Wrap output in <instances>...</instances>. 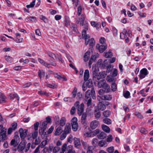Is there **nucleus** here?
I'll list each match as a JSON object with an SVG mask.
<instances>
[{
	"mask_svg": "<svg viewBox=\"0 0 153 153\" xmlns=\"http://www.w3.org/2000/svg\"><path fill=\"white\" fill-rule=\"evenodd\" d=\"M35 2L36 0H33L32 2L30 3V4L27 5L26 7L27 8L33 7L35 4Z\"/></svg>",
	"mask_w": 153,
	"mask_h": 153,
	"instance_id": "ea45409f",
	"label": "nucleus"
},
{
	"mask_svg": "<svg viewBox=\"0 0 153 153\" xmlns=\"http://www.w3.org/2000/svg\"><path fill=\"white\" fill-rule=\"evenodd\" d=\"M148 74L147 69L145 68H143L140 71V74L139 75L140 79H141L144 78Z\"/></svg>",
	"mask_w": 153,
	"mask_h": 153,
	"instance_id": "1a4fd4ad",
	"label": "nucleus"
},
{
	"mask_svg": "<svg viewBox=\"0 0 153 153\" xmlns=\"http://www.w3.org/2000/svg\"><path fill=\"white\" fill-rule=\"evenodd\" d=\"M102 130L106 133H109L110 131V128L107 126L103 125L102 126Z\"/></svg>",
	"mask_w": 153,
	"mask_h": 153,
	"instance_id": "bb28decb",
	"label": "nucleus"
},
{
	"mask_svg": "<svg viewBox=\"0 0 153 153\" xmlns=\"http://www.w3.org/2000/svg\"><path fill=\"white\" fill-rule=\"evenodd\" d=\"M5 59L6 60L9 62H11L13 61V58L9 56H6Z\"/></svg>",
	"mask_w": 153,
	"mask_h": 153,
	"instance_id": "8fccbe9b",
	"label": "nucleus"
},
{
	"mask_svg": "<svg viewBox=\"0 0 153 153\" xmlns=\"http://www.w3.org/2000/svg\"><path fill=\"white\" fill-rule=\"evenodd\" d=\"M97 136L99 139H103L106 137L107 135L105 132H102L98 135Z\"/></svg>",
	"mask_w": 153,
	"mask_h": 153,
	"instance_id": "a878e982",
	"label": "nucleus"
},
{
	"mask_svg": "<svg viewBox=\"0 0 153 153\" xmlns=\"http://www.w3.org/2000/svg\"><path fill=\"white\" fill-rule=\"evenodd\" d=\"M106 144V142L105 141L102 140L100 141L99 143V145L100 146L103 147Z\"/></svg>",
	"mask_w": 153,
	"mask_h": 153,
	"instance_id": "49530a36",
	"label": "nucleus"
},
{
	"mask_svg": "<svg viewBox=\"0 0 153 153\" xmlns=\"http://www.w3.org/2000/svg\"><path fill=\"white\" fill-rule=\"evenodd\" d=\"M95 94V91L94 89L88 90L85 92V99H91V97L94 96Z\"/></svg>",
	"mask_w": 153,
	"mask_h": 153,
	"instance_id": "423d86ee",
	"label": "nucleus"
},
{
	"mask_svg": "<svg viewBox=\"0 0 153 153\" xmlns=\"http://www.w3.org/2000/svg\"><path fill=\"white\" fill-rule=\"evenodd\" d=\"M85 102L88 107L90 106L91 105V99H85Z\"/></svg>",
	"mask_w": 153,
	"mask_h": 153,
	"instance_id": "e433bc0d",
	"label": "nucleus"
},
{
	"mask_svg": "<svg viewBox=\"0 0 153 153\" xmlns=\"http://www.w3.org/2000/svg\"><path fill=\"white\" fill-rule=\"evenodd\" d=\"M85 16L84 15H82L81 17L79 19L76 21L77 24L80 23V25L81 26L83 25L84 22L85 21Z\"/></svg>",
	"mask_w": 153,
	"mask_h": 153,
	"instance_id": "4468645a",
	"label": "nucleus"
},
{
	"mask_svg": "<svg viewBox=\"0 0 153 153\" xmlns=\"http://www.w3.org/2000/svg\"><path fill=\"white\" fill-rule=\"evenodd\" d=\"M74 142L75 147L78 148H79L81 145L79 139L74 137Z\"/></svg>",
	"mask_w": 153,
	"mask_h": 153,
	"instance_id": "2eb2a0df",
	"label": "nucleus"
},
{
	"mask_svg": "<svg viewBox=\"0 0 153 153\" xmlns=\"http://www.w3.org/2000/svg\"><path fill=\"white\" fill-rule=\"evenodd\" d=\"M103 122L104 123L107 125H110L111 123V120L110 119L108 118L104 119L103 120Z\"/></svg>",
	"mask_w": 153,
	"mask_h": 153,
	"instance_id": "f704fd0d",
	"label": "nucleus"
},
{
	"mask_svg": "<svg viewBox=\"0 0 153 153\" xmlns=\"http://www.w3.org/2000/svg\"><path fill=\"white\" fill-rule=\"evenodd\" d=\"M3 131L0 134V140H2V142H3L4 140L5 139L6 137V130Z\"/></svg>",
	"mask_w": 153,
	"mask_h": 153,
	"instance_id": "6ab92c4d",
	"label": "nucleus"
},
{
	"mask_svg": "<svg viewBox=\"0 0 153 153\" xmlns=\"http://www.w3.org/2000/svg\"><path fill=\"white\" fill-rule=\"evenodd\" d=\"M112 136L110 134L108 136V137L107 139V142H111L112 141Z\"/></svg>",
	"mask_w": 153,
	"mask_h": 153,
	"instance_id": "6e6d98bb",
	"label": "nucleus"
},
{
	"mask_svg": "<svg viewBox=\"0 0 153 153\" xmlns=\"http://www.w3.org/2000/svg\"><path fill=\"white\" fill-rule=\"evenodd\" d=\"M94 115L96 119L98 120L101 115L100 111L98 109L96 108L94 111Z\"/></svg>",
	"mask_w": 153,
	"mask_h": 153,
	"instance_id": "f3484780",
	"label": "nucleus"
},
{
	"mask_svg": "<svg viewBox=\"0 0 153 153\" xmlns=\"http://www.w3.org/2000/svg\"><path fill=\"white\" fill-rule=\"evenodd\" d=\"M93 79L97 81L101 79L105 78L106 76V75H105L103 72L96 73L95 71H94L93 73Z\"/></svg>",
	"mask_w": 153,
	"mask_h": 153,
	"instance_id": "20e7f679",
	"label": "nucleus"
},
{
	"mask_svg": "<svg viewBox=\"0 0 153 153\" xmlns=\"http://www.w3.org/2000/svg\"><path fill=\"white\" fill-rule=\"evenodd\" d=\"M39 125V123L38 122H36L34 124V129L35 131H37L38 130Z\"/></svg>",
	"mask_w": 153,
	"mask_h": 153,
	"instance_id": "5fc2aeb1",
	"label": "nucleus"
},
{
	"mask_svg": "<svg viewBox=\"0 0 153 153\" xmlns=\"http://www.w3.org/2000/svg\"><path fill=\"white\" fill-rule=\"evenodd\" d=\"M99 56V54L98 53H96L94 55L91 56V59H93L95 60Z\"/></svg>",
	"mask_w": 153,
	"mask_h": 153,
	"instance_id": "13d9d810",
	"label": "nucleus"
},
{
	"mask_svg": "<svg viewBox=\"0 0 153 153\" xmlns=\"http://www.w3.org/2000/svg\"><path fill=\"white\" fill-rule=\"evenodd\" d=\"M82 38L85 40V45L88 44L89 42V45L91 47H93L94 45L95 41L94 39L91 38L90 40H88L90 36L89 35L86 34V31H84L82 32Z\"/></svg>",
	"mask_w": 153,
	"mask_h": 153,
	"instance_id": "f03ea898",
	"label": "nucleus"
},
{
	"mask_svg": "<svg viewBox=\"0 0 153 153\" xmlns=\"http://www.w3.org/2000/svg\"><path fill=\"white\" fill-rule=\"evenodd\" d=\"M78 112L77 113L79 115H81L84 111V105L83 103H81L79 106L77 107Z\"/></svg>",
	"mask_w": 153,
	"mask_h": 153,
	"instance_id": "f8f14e48",
	"label": "nucleus"
},
{
	"mask_svg": "<svg viewBox=\"0 0 153 153\" xmlns=\"http://www.w3.org/2000/svg\"><path fill=\"white\" fill-rule=\"evenodd\" d=\"M78 127V123H72V128L74 131H76L77 130Z\"/></svg>",
	"mask_w": 153,
	"mask_h": 153,
	"instance_id": "7c9ffc66",
	"label": "nucleus"
},
{
	"mask_svg": "<svg viewBox=\"0 0 153 153\" xmlns=\"http://www.w3.org/2000/svg\"><path fill=\"white\" fill-rule=\"evenodd\" d=\"M40 19L42 20L45 23L48 22V19L45 18V17L43 15H41L40 16Z\"/></svg>",
	"mask_w": 153,
	"mask_h": 153,
	"instance_id": "c03bdc74",
	"label": "nucleus"
},
{
	"mask_svg": "<svg viewBox=\"0 0 153 153\" xmlns=\"http://www.w3.org/2000/svg\"><path fill=\"white\" fill-rule=\"evenodd\" d=\"M100 98L103 100H110L112 99V96L110 95H104L100 97Z\"/></svg>",
	"mask_w": 153,
	"mask_h": 153,
	"instance_id": "a211bd4d",
	"label": "nucleus"
},
{
	"mask_svg": "<svg viewBox=\"0 0 153 153\" xmlns=\"http://www.w3.org/2000/svg\"><path fill=\"white\" fill-rule=\"evenodd\" d=\"M89 77V71L88 70H86L85 71L84 74V80L86 81L88 79Z\"/></svg>",
	"mask_w": 153,
	"mask_h": 153,
	"instance_id": "5701e85b",
	"label": "nucleus"
},
{
	"mask_svg": "<svg viewBox=\"0 0 153 153\" xmlns=\"http://www.w3.org/2000/svg\"><path fill=\"white\" fill-rule=\"evenodd\" d=\"M105 39L103 37H101L100 39V43L102 44L105 43Z\"/></svg>",
	"mask_w": 153,
	"mask_h": 153,
	"instance_id": "0e129e2a",
	"label": "nucleus"
},
{
	"mask_svg": "<svg viewBox=\"0 0 153 153\" xmlns=\"http://www.w3.org/2000/svg\"><path fill=\"white\" fill-rule=\"evenodd\" d=\"M66 120L64 117H62L60 121L59 124L60 126H63L65 124Z\"/></svg>",
	"mask_w": 153,
	"mask_h": 153,
	"instance_id": "2f4dec72",
	"label": "nucleus"
},
{
	"mask_svg": "<svg viewBox=\"0 0 153 153\" xmlns=\"http://www.w3.org/2000/svg\"><path fill=\"white\" fill-rule=\"evenodd\" d=\"M61 149V153H64L65 152V153H76L72 145H69L67 147V144L65 143L63 144Z\"/></svg>",
	"mask_w": 153,
	"mask_h": 153,
	"instance_id": "7ed1b4c3",
	"label": "nucleus"
},
{
	"mask_svg": "<svg viewBox=\"0 0 153 153\" xmlns=\"http://www.w3.org/2000/svg\"><path fill=\"white\" fill-rule=\"evenodd\" d=\"M48 55L50 57H52L54 59H55L57 58L56 56L53 53H50L48 54Z\"/></svg>",
	"mask_w": 153,
	"mask_h": 153,
	"instance_id": "69168bd1",
	"label": "nucleus"
},
{
	"mask_svg": "<svg viewBox=\"0 0 153 153\" xmlns=\"http://www.w3.org/2000/svg\"><path fill=\"white\" fill-rule=\"evenodd\" d=\"M67 134L63 132L61 135L60 139L61 140H63L65 139L66 137Z\"/></svg>",
	"mask_w": 153,
	"mask_h": 153,
	"instance_id": "bf43d9fd",
	"label": "nucleus"
},
{
	"mask_svg": "<svg viewBox=\"0 0 153 153\" xmlns=\"http://www.w3.org/2000/svg\"><path fill=\"white\" fill-rule=\"evenodd\" d=\"M41 140L39 137H38L36 139L35 141V143L36 145L39 144L41 142Z\"/></svg>",
	"mask_w": 153,
	"mask_h": 153,
	"instance_id": "774afa93",
	"label": "nucleus"
},
{
	"mask_svg": "<svg viewBox=\"0 0 153 153\" xmlns=\"http://www.w3.org/2000/svg\"><path fill=\"white\" fill-rule=\"evenodd\" d=\"M30 145L31 144L30 143H29L27 144L26 147L24 150V152H27L30 149Z\"/></svg>",
	"mask_w": 153,
	"mask_h": 153,
	"instance_id": "052dcab7",
	"label": "nucleus"
},
{
	"mask_svg": "<svg viewBox=\"0 0 153 153\" xmlns=\"http://www.w3.org/2000/svg\"><path fill=\"white\" fill-rule=\"evenodd\" d=\"M38 74L40 79H41L42 78L44 77L45 74L44 71L42 70H39Z\"/></svg>",
	"mask_w": 153,
	"mask_h": 153,
	"instance_id": "393cba45",
	"label": "nucleus"
},
{
	"mask_svg": "<svg viewBox=\"0 0 153 153\" xmlns=\"http://www.w3.org/2000/svg\"><path fill=\"white\" fill-rule=\"evenodd\" d=\"M51 119L49 117H47L45 118V120L43 121L42 124L40 128L39 131V134L42 136L43 138L45 139L47 138L48 135L49 134L45 132L48 123L51 122Z\"/></svg>",
	"mask_w": 153,
	"mask_h": 153,
	"instance_id": "f257e3e1",
	"label": "nucleus"
},
{
	"mask_svg": "<svg viewBox=\"0 0 153 153\" xmlns=\"http://www.w3.org/2000/svg\"><path fill=\"white\" fill-rule=\"evenodd\" d=\"M89 52H87L85 54L84 57V60L85 62L87 61L90 57Z\"/></svg>",
	"mask_w": 153,
	"mask_h": 153,
	"instance_id": "473e14b6",
	"label": "nucleus"
},
{
	"mask_svg": "<svg viewBox=\"0 0 153 153\" xmlns=\"http://www.w3.org/2000/svg\"><path fill=\"white\" fill-rule=\"evenodd\" d=\"M139 131L141 133L144 134H146L148 133V131L143 127L140 128Z\"/></svg>",
	"mask_w": 153,
	"mask_h": 153,
	"instance_id": "c756f323",
	"label": "nucleus"
},
{
	"mask_svg": "<svg viewBox=\"0 0 153 153\" xmlns=\"http://www.w3.org/2000/svg\"><path fill=\"white\" fill-rule=\"evenodd\" d=\"M103 88L104 89L106 93H109L111 91V88L110 86L108 84H105Z\"/></svg>",
	"mask_w": 153,
	"mask_h": 153,
	"instance_id": "b1692460",
	"label": "nucleus"
},
{
	"mask_svg": "<svg viewBox=\"0 0 153 153\" xmlns=\"http://www.w3.org/2000/svg\"><path fill=\"white\" fill-rule=\"evenodd\" d=\"M71 26L73 28V30L75 32H77V29L76 25L75 24L73 23L71 24Z\"/></svg>",
	"mask_w": 153,
	"mask_h": 153,
	"instance_id": "603ef678",
	"label": "nucleus"
},
{
	"mask_svg": "<svg viewBox=\"0 0 153 153\" xmlns=\"http://www.w3.org/2000/svg\"><path fill=\"white\" fill-rule=\"evenodd\" d=\"M135 115L137 116L138 118L142 119L143 118V116L141 115L140 113L138 112H135Z\"/></svg>",
	"mask_w": 153,
	"mask_h": 153,
	"instance_id": "4d7b16f0",
	"label": "nucleus"
},
{
	"mask_svg": "<svg viewBox=\"0 0 153 153\" xmlns=\"http://www.w3.org/2000/svg\"><path fill=\"white\" fill-rule=\"evenodd\" d=\"M98 140L96 138H93L92 141V144L94 146H97L98 142Z\"/></svg>",
	"mask_w": 153,
	"mask_h": 153,
	"instance_id": "37998d69",
	"label": "nucleus"
},
{
	"mask_svg": "<svg viewBox=\"0 0 153 153\" xmlns=\"http://www.w3.org/2000/svg\"><path fill=\"white\" fill-rule=\"evenodd\" d=\"M82 144L84 149H87L88 146L87 143L84 141L82 142Z\"/></svg>",
	"mask_w": 153,
	"mask_h": 153,
	"instance_id": "e2e57ef3",
	"label": "nucleus"
},
{
	"mask_svg": "<svg viewBox=\"0 0 153 153\" xmlns=\"http://www.w3.org/2000/svg\"><path fill=\"white\" fill-rule=\"evenodd\" d=\"M17 123H14L12 124V127L13 129L14 130L16 128Z\"/></svg>",
	"mask_w": 153,
	"mask_h": 153,
	"instance_id": "338daca9",
	"label": "nucleus"
},
{
	"mask_svg": "<svg viewBox=\"0 0 153 153\" xmlns=\"http://www.w3.org/2000/svg\"><path fill=\"white\" fill-rule=\"evenodd\" d=\"M64 25L66 27H68L70 24V20L69 18L67 16H65Z\"/></svg>",
	"mask_w": 153,
	"mask_h": 153,
	"instance_id": "dca6fc26",
	"label": "nucleus"
},
{
	"mask_svg": "<svg viewBox=\"0 0 153 153\" xmlns=\"http://www.w3.org/2000/svg\"><path fill=\"white\" fill-rule=\"evenodd\" d=\"M31 134L32 138L33 139H35L38 136V132L37 131H34Z\"/></svg>",
	"mask_w": 153,
	"mask_h": 153,
	"instance_id": "a18cd8bd",
	"label": "nucleus"
},
{
	"mask_svg": "<svg viewBox=\"0 0 153 153\" xmlns=\"http://www.w3.org/2000/svg\"><path fill=\"white\" fill-rule=\"evenodd\" d=\"M111 112L109 110L105 111L103 112V114L105 117H108L111 114Z\"/></svg>",
	"mask_w": 153,
	"mask_h": 153,
	"instance_id": "c9c22d12",
	"label": "nucleus"
},
{
	"mask_svg": "<svg viewBox=\"0 0 153 153\" xmlns=\"http://www.w3.org/2000/svg\"><path fill=\"white\" fill-rule=\"evenodd\" d=\"M79 0H72L73 4H74L75 7H76L78 4Z\"/></svg>",
	"mask_w": 153,
	"mask_h": 153,
	"instance_id": "864d4df0",
	"label": "nucleus"
},
{
	"mask_svg": "<svg viewBox=\"0 0 153 153\" xmlns=\"http://www.w3.org/2000/svg\"><path fill=\"white\" fill-rule=\"evenodd\" d=\"M97 49H98L99 51L102 53L107 48V46L106 44H97L96 46Z\"/></svg>",
	"mask_w": 153,
	"mask_h": 153,
	"instance_id": "0eeeda50",
	"label": "nucleus"
},
{
	"mask_svg": "<svg viewBox=\"0 0 153 153\" xmlns=\"http://www.w3.org/2000/svg\"><path fill=\"white\" fill-rule=\"evenodd\" d=\"M111 90L113 91H116L117 89V87L115 83L113 82L111 86Z\"/></svg>",
	"mask_w": 153,
	"mask_h": 153,
	"instance_id": "58836bf2",
	"label": "nucleus"
},
{
	"mask_svg": "<svg viewBox=\"0 0 153 153\" xmlns=\"http://www.w3.org/2000/svg\"><path fill=\"white\" fill-rule=\"evenodd\" d=\"M71 131V127L70 124L68 125H66L65 127V128L64 132L68 134Z\"/></svg>",
	"mask_w": 153,
	"mask_h": 153,
	"instance_id": "412c9836",
	"label": "nucleus"
},
{
	"mask_svg": "<svg viewBox=\"0 0 153 153\" xmlns=\"http://www.w3.org/2000/svg\"><path fill=\"white\" fill-rule=\"evenodd\" d=\"M82 8L81 5L79 6L77 8V15L80 16L82 13Z\"/></svg>",
	"mask_w": 153,
	"mask_h": 153,
	"instance_id": "79ce46f5",
	"label": "nucleus"
},
{
	"mask_svg": "<svg viewBox=\"0 0 153 153\" xmlns=\"http://www.w3.org/2000/svg\"><path fill=\"white\" fill-rule=\"evenodd\" d=\"M47 142V141L46 140H43L42 141L41 144L39 146L41 147V148H43L46 145Z\"/></svg>",
	"mask_w": 153,
	"mask_h": 153,
	"instance_id": "a19ab883",
	"label": "nucleus"
},
{
	"mask_svg": "<svg viewBox=\"0 0 153 153\" xmlns=\"http://www.w3.org/2000/svg\"><path fill=\"white\" fill-rule=\"evenodd\" d=\"M38 60L39 62H40L42 65L45 66L47 67H48V66L49 65V64L47 63L46 62H45L43 59L40 58H38Z\"/></svg>",
	"mask_w": 153,
	"mask_h": 153,
	"instance_id": "cd10ccee",
	"label": "nucleus"
},
{
	"mask_svg": "<svg viewBox=\"0 0 153 153\" xmlns=\"http://www.w3.org/2000/svg\"><path fill=\"white\" fill-rule=\"evenodd\" d=\"M103 54L104 56L106 58H110L113 56L112 53L110 50L104 53Z\"/></svg>",
	"mask_w": 153,
	"mask_h": 153,
	"instance_id": "aec40b11",
	"label": "nucleus"
},
{
	"mask_svg": "<svg viewBox=\"0 0 153 153\" xmlns=\"http://www.w3.org/2000/svg\"><path fill=\"white\" fill-rule=\"evenodd\" d=\"M106 151L108 153H113L114 151V147L111 146L108 148Z\"/></svg>",
	"mask_w": 153,
	"mask_h": 153,
	"instance_id": "72a5a7b5",
	"label": "nucleus"
},
{
	"mask_svg": "<svg viewBox=\"0 0 153 153\" xmlns=\"http://www.w3.org/2000/svg\"><path fill=\"white\" fill-rule=\"evenodd\" d=\"M62 131V128L61 127H58L56 129L55 133L56 135H59Z\"/></svg>",
	"mask_w": 153,
	"mask_h": 153,
	"instance_id": "4c0bfd02",
	"label": "nucleus"
},
{
	"mask_svg": "<svg viewBox=\"0 0 153 153\" xmlns=\"http://www.w3.org/2000/svg\"><path fill=\"white\" fill-rule=\"evenodd\" d=\"M14 138V139H13L11 140L10 144L11 145H13L14 147H16L18 144V141L19 139V137L18 135H16Z\"/></svg>",
	"mask_w": 153,
	"mask_h": 153,
	"instance_id": "9d476101",
	"label": "nucleus"
},
{
	"mask_svg": "<svg viewBox=\"0 0 153 153\" xmlns=\"http://www.w3.org/2000/svg\"><path fill=\"white\" fill-rule=\"evenodd\" d=\"M60 149L59 147L55 146L53 149V153H56L59 151Z\"/></svg>",
	"mask_w": 153,
	"mask_h": 153,
	"instance_id": "3c124183",
	"label": "nucleus"
},
{
	"mask_svg": "<svg viewBox=\"0 0 153 153\" xmlns=\"http://www.w3.org/2000/svg\"><path fill=\"white\" fill-rule=\"evenodd\" d=\"M75 111L76 109L75 107H72L70 110L71 114L72 115L74 114L75 112Z\"/></svg>",
	"mask_w": 153,
	"mask_h": 153,
	"instance_id": "680f3d73",
	"label": "nucleus"
},
{
	"mask_svg": "<svg viewBox=\"0 0 153 153\" xmlns=\"http://www.w3.org/2000/svg\"><path fill=\"white\" fill-rule=\"evenodd\" d=\"M99 125V121L96 120L92 121L90 124V127L92 129H95Z\"/></svg>",
	"mask_w": 153,
	"mask_h": 153,
	"instance_id": "9b49d317",
	"label": "nucleus"
},
{
	"mask_svg": "<svg viewBox=\"0 0 153 153\" xmlns=\"http://www.w3.org/2000/svg\"><path fill=\"white\" fill-rule=\"evenodd\" d=\"M130 93L128 91H126L125 93H123V95L124 97L126 98H128L130 95Z\"/></svg>",
	"mask_w": 153,
	"mask_h": 153,
	"instance_id": "de8ad7c7",
	"label": "nucleus"
},
{
	"mask_svg": "<svg viewBox=\"0 0 153 153\" xmlns=\"http://www.w3.org/2000/svg\"><path fill=\"white\" fill-rule=\"evenodd\" d=\"M77 88L76 87L74 88L73 91L72 92V97L73 98H75L76 95L77 93Z\"/></svg>",
	"mask_w": 153,
	"mask_h": 153,
	"instance_id": "09e8293b",
	"label": "nucleus"
},
{
	"mask_svg": "<svg viewBox=\"0 0 153 153\" xmlns=\"http://www.w3.org/2000/svg\"><path fill=\"white\" fill-rule=\"evenodd\" d=\"M106 108L105 105L101 102H99L97 105V108L96 109L99 110L103 111Z\"/></svg>",
	"mask_w": 153,
	"mask_h": 153,
	"instance_id": "ddd939ff",
	"label": "nucleus"
},
{
	"mask_svg": "<svg viewBox=\"0 0 153 153\" xmlns=\"http://www.w3.org/2000/svg\"><path fill=\"white\" fill-rule=\"evenodd\" d=\"M5 99L6 97L2 93L0 92V103L5 102Z\"/></svg>",
	"mask_w": 153,
	"mask_h": 153,
	"instance_id": "c85d7f7f",
	"label": "nucleus"
},
{
	"mask_svg": "<svg viewBox=\"0 0 153 153\" xmlns=\"http://www.w3.org/2000/svg\"><path fill=\"white\" fill-rule=\"evenodd\" d=\"M25 146L26 143L25 142H23V143L22 142L20 143L17 146V149H15L14 150L15 151L17 150L20 153H21L20 152H24V150H25Z\"/></svg>",
	"mask_w": 153,
	"mask_h": 153,
	"instance_id": "6e6552de",
	"label": "nucleus"
},
{
	"mask_svg": "<svg viewBox=\"0 0 153 153\" xmlns=\"http://www.w3.org/2000/svg\"><path fill=\"white\" fill-rule=\"evenodd\" d=\"M28 132V129H24L22 128H21L19 130V132L20 138L21 139H24L26 137Z\"/></svg>",
	"mask_w": 153,
	"mask_h": 153,
	"instance_id": "39448f33",
	"label": "nucleus"
},
{
	"mask_svg": "<svg viewBox=\"0 0 153 153\" xmlns=\"http://www.w3.org/2000/svg\"><path fill=\"white\" fill-rule=\"evenodd\" d=\"M106 84L105 80L102 79L99 81L97 84V86L99 88H101L103 87V86L105 85V84Z\"/></svg>",
	"mask_w": 153,
	"mask_h": 153,
	"instance_id": "4be33fe9",
	"label": "nucleus"
}]
</instances>
